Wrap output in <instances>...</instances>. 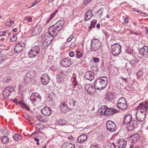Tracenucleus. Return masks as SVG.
Here are the masks:
<instances>
[{"label": "nucleus", "mask_w": 148, "mask_h": 148, "mask_svg": "<svg viewBox=\"0 0 148 148\" xmlns=\"http://www.w3.org/2000/svg\"><path fill=\"white\" fill-rule=\"evenodd\" d=\"M108 83V78L105 76L100 77L96 79L94 83L96 90H103L106 87Z\"/></svg>", "instance_id": "nucleus-2"}, {"label": "nucleus", "mask_w": 148, "mask_h": 148, "mask_svg": "<svg viewBox=\"0 0 148 148\" xmlns=\"http://www.w3.org/2000/svg\"><path fill=\"white\" fill-rule=\"evenodd\" d=\"M41 82L44 85L47 84L49 82L50 79L47 75L46 74L42 75L41 77Z\"/></svg>", "instance_id": "nucleus-22"}, {"label": "nucleus", "mask_w": 148, "mask_h": 148, "mask_svg": "<svg viewBox=\"0 0 148 148\" xmlns=\"http://www.w3.org/2000/svg\"><path fill=\"white\" fill-rule=\"evenodd\" d=\"M92 60L95 62L97 63L99 62L100 61L99 59L98 58L94 57L93 58Z\"/></svg>", "instance_id": "nucleus-51"}, {"label": "nucleus", "mask_w": 148, "mask_h": 148, "mask_svg": "<svg viewBox=\"0 0 148 148\" xmlns=\"http://www.w3.org/2000/svg\"><path fill=\"white\" fill-rule=\"evenodd\" d=\"M97 23V21L95 20H93L91 22V26H89L88 30L90 31L91 30L92 28L94 27Z\"/></svg>", "instance_id": "nucleus-33"}, {"label": "nucleus", "mask_w": 148, "mask_h": 148, "mask_svg": "<svg viewBox=\"0 0 148 148\" xmlns=\"http://www.w3.org/2000/svg\"><path fill=\"white\" fill-rule=\"evenodd\" d=\"M36 74V72L33 70H31L29 71L26 74V75L28 77H30L33 80V78L35 77Z\"/></svg>", "instance_id": "nucleus-27"}, {"label": "nucleus", "mask_w": 148, "mask_h": 148, "mask_svg": "<svg viewBox=\"0 0 148 148\" xmlns=\"http://www.w3.org/2000/svg\"><path fill=\"white\" fill-rule=\"evenodd\" d=\"M77 57L78 58H80L83 55L80 51H77Z\"/></svg>", "instance_id": "nucleus-45"}, {"label": "nucleus", "mask_w": 148, "mask_h": 148, "mask_svg": "<svg viewBox=\"0 0 148 148\" xmlns=\"http://www.w3.org/2000/svg\"><path fill=\"white\" fill-rule=\"evenodd\" d=\"M139 135L137 134H135L131 135L129 138V139L130 142L135 143L139 140Z\"/></svg>", "instance_id": "nucleus-16"}, {"label": "nucleus", "mask_w": 148, "mask_h": 148, "mask_svg": "<svg viewBox=\"0 0 148 148\" xmlns=\"http://www.w3.org/2000/svg\"><path fill=\"white\" fill-rule=\"evenodd\" d=\"M117 145L119 148H124L127 145V142L123 139L119 138L117 140Z\"/></svg>", "instance_id": "nucleus-15"}, {"label": "nucleus", "mask_w": 148, "mask_h": 148, "mask_svg": "<svg viewBox=\"0 0 148 148\" xmlns=\"http://www.w3.org/2000/svg\"><path fill=\"white\" fill-rule=\"evenodd\" d=\"M107 107V106L104 105L101 107L98 110V112L99 113L100 115H102L104 114L105 112L106 109Z\"/></svg>", "instance_id": "nucleus-31"}, {"label": "nucleus", "mask_w": 148, "mask_h": 148, "mask_svg": "<svg viewBox=\"0 0 148 148\" xmlns=\"http://www.w3.org/2000/svg\"><path fill=\"white\" fill-rule=\"evenodd\" d=\"M107 130L111 132H114L116 129V126L115 123L111 121H108L106 124Z\"/></svg>", "instance_id": "nucleus-9"}, {"label": "nucleus", "mask_w": 148, "mask_h": 148, "mask_svg": "<svg viewBox=\"0 0 148 148\" xmlns=\"http://www.w3.org/2000/svg\"><path fill=\"white\" fill-rule=\"evenodd\" d=\"M97 12L99 14L101 15L102 14V9H100L97 11Z\"/></svg>", "instance_id": "nucleus-58"}, {"label": "nucleus", "mask_w": 148, "mask_h": 148, "mask_svg": "<svg viewBox=\"0 0 148 148\" xmlns=\"http://www.w3.org/2000/svg\"><path fill=\"white\" fill-rule=\"evenodd\" d=\"M90 148H99L97 145H92Z\"/></svg>", "instance_id": "nucleus-60"}, {"label": "nucleus", "mask_w": 148, "mask_h": 148, "mask_svg": "<svg viewBox=\"0 0 148 148\" xmlns=\"http://www.w3.org/2000/svg\"><path fill=\"white\" fill-rule=\"evenodd\" d=\"M147 104V101L142 102L136 108V109L138 110L136 113V118L138 121H143L145 118L148 107Z\"/></svg>", "instance_id": "nucleus-1"}, {"label": "nucleus", "mask_w": 148, "mask_h": 148, "mask_svg": "<svg viewBox=\"0 0 148 148\" xmlns=\"http://www.w3.org/2000/svg\"><path fill=\"white\" fill-rule=\"evenodd\" d=\"M56 79L57 82L60 83L64 80V78L62 73H59L57 75Z\"/></svg>", "instance_id": "nucleus-30"}, {"label": "nucleus", "mask_w": 148, "mask_h": 148, "mask_svg": "<svg viewBox=\"0 0 148 148\" xmlns=\"http://www.w3.org/2000/svg\"><path fill=\"white\" fill-rule=\"evenodd\" d=\"M58 123L60 125H63L66 124L67 122L64 119H60L58 121Z\"/></svg>", "instance_id": "nucleus-36"}, {"label": "nucleus", "mask_w": 148, "mask_h": 148, "mask_svg": "<svg viewBox=\"0 0 148 148\" xmlns=\"http://www.w3.org/2000/svg\"><path fill=\"white\" fill-rule=\"evenodd\" d=\"M42 28L40 25H37L32 30V35L33 36L38 35L41 31Z\"/></svg>", "instance_id": "nucleus-19"}, {"label": "nucleus", "mask_w": 148, "mask_h": 148, "mask_svg": "<svg viewBox=\"0 0 148 148\" xmlns=\"http://www.w3.org/2000/svg\"><path fill=\"white\" fill-rule=\"evenodd\" d=\"M117 106L118 108L122 110H125L127 108V103L124 97H121L117 101Z\"/></svg>", "instance_id": "nucleus-5"}, {"label": "nucleus", "mask_w": 148, "mask_h": 148, "mask_svg": "<svg viewBox=\"0 0 148 148\" xmlns=\"http://www.w3.org/2000/svg\"><path fill=\"white\" fill-rule=\"evenodd\" d=\"M1 140L3 143L5 144L7 143L9 141V138L6 136L2 137Z\"/></svg>", "instance_id": "nucleus-32"}, {"label": "nucleus", "mask_w": 148, "mask_h": 148, "mask_svg": "<svg viewBox=\"0 0 148 148\" xmlns=\"http://www.w3.org/2000/svg\"><path fill=\"white\" fill-rule=\"evenodd\" d=\"M23 117L25 119H27L29 121H30V118L28 116L24 115L23 116Z\"/></svg>", "instance_id": "nucleus-55"}, {"label": "nucleus", "mask_w": 148, "mask_h": 148, "mask_svg": "<svg viewBox=\"0 0 148 148\" xmlns=\"http://www.w3.org/2000/svg\"><path fill=\"white\" fill-rule=\"evenodd\" d=\"M92 0H84V3L85 5H87L88 3L91 2Z\"/></svg>", "instance_id": "nucleus-48"}, {"label": "nucleus", "mask_w": 148, "mask_h": 148, "mask_svg": "<svg viewBox=\"0 0 148 148\" xmlns=\"http://www.w3.org/2000/svg\"><path fill=\"white\" fill-rule=\"evenodd\" d=\"M49 35L50 36L49 37H48V36H47L49 39L48 40H49L51 41H52L53 39L54 36H55L52 34V33H49Z\"/></svg>", "instance_id": "nucleus-44"}, {"label": "nucleus", "mask_w": 148, "mask_h": 148, "mask_svg": "<svg viewBox=\"0 0 148 148\" xmlns=\"http://www.w3.org/2000/svg\"><path fill=\"white\" fill-rule=\"evenodd\" d=\"M133 10H134L135 11H136L139 13H140V12H142L141 11H139V10H137L136 9H134V8H133Z\"/></svg>", "instance_id": "nucleus-62"}, {"label": "nucleus", "mask_w": 148, "mask_h": 148, "mask_svg": "<svg viewBox=\"0 0 148 148\" xmlns=\"http://www.w3.org/2000/svg\"><path fill=\"white\" fill-rule=\"evenodd\" d=\"M128 18H126L124 19V20L125 21V24H126L128 23Z\"/></svg>", "instance_id": "nucleus-61"}, {"label": "nucleus", "mask_w": 148, "mask_h": 148, "mask_svg": "<svg viewBox=\"0 0 148 148\" xmlns=\"http://www.w3.org/2000/svg\"><path fill=\"white\" fill-rule=\"evenodd\" d=\"M40 1V0H37L35 1L32 3V6H35L37 3H39Z\"/></svg>", "instance_id": "nucleus-54"}, {"label": "nucleus", "mask_w": 148, "mask_h": 148, "mask_svg": "<svg viewBox=\"0 0 148 148\" xmlns=\"http://www.w3.org/2000/svg\"><path fill=\"white\" fill-rule=\"evenodd\" d=\"M32 80V79L31 78H30V77H28L26 75V76L24 79V82L27 85V84L30 83Z\"/></svg>", "instance_id": "nucleus-34"}, {"label": "nucleus", "mask_w": 148, "mask_h": 148, "mask_svg": "<svg viewBox=\"0 0 148 148\" xmlns=\"http://www.w3.org/2000/svg\"><path fill=\"white\" fill-rule=\"evenodd\" d=\"M101 43L98 39H94L91 41L90 51H96L99 49L101 46Z\"/></svg>", "instance_id": "nucleus-3"}, {"label": "nucleus", "mask_w": 148, "mask_h": 148, "mask_svg": "<svg viewBox=\"0 0 148 148\" xmlns=\"http://www.w3.org/2000/svg\"><path fill=\"white\" fill-rule=\"evenodd\" d=\"M132 116L130 114H127L124 117L123 124L124 125L128 124L132 121Z\"/></svg>", "instance_id": "nucleus-20"}, {"label": "nucleus", "mask_w": 148, "mask_h": 148, "mask_svg": "<svg viewBox=\"0 0 148 148\" xmlns=\"http://www.w3.org/2000/svg\"><path fill=\"white\" fill-rule=\"evenodd\" d=\"M60 62L61 65L64 67H69L71 64V60L68 58L62 59Z\"/></svg>", "instance_id": "nucleus-14"}, {"label": "nucleus", "mask_w": 148, "mask_h": 148, "mask_svg": "<svg viewBox=\"0 0 148 148\" xmlns=\"http://www.w3.org/2000/svg\"><path fill=\"white\" fill-rule=\"evenodd\" d=\"M14 90V88L13 87L11 86H8L5 88L4 90V93H5V95L6 94L7 95L8 93H7V91H9L11 93Z\"/></svg>", "instance_id": "nucleus-29"}, {"label": "nucleus", "mask_w": 148, "mask_h": 148, "mask_svg": "<svg viewBox=\"0 0 148 148\" xmlns=\"http://www.w3.org/2000/svg\"><path fill=\"white\" fill-rule=\"evenodd\" d=\"M26 85V84L24 82H23L19 86V90H23L24 89V87Z\"/></svg>", "instance_id": "nucleus-41"}, {"label": "nucleus", "mask_w": 148, "mask_h": 148, "mask_svg": "<svg viewBox=\"0 0 148 148\" xmlns=\"http://www.w3.org/2000/svg\"><path fill=\"white\" fill-rule=\"evenodd\" d=\"M58 10H56L55 12L53 13L51 15L50 17V18H49V19L47 21L46 23H49L50 22V20L53 18V17L54 16L55 14L57 12H58Z\"/></svg>", "instance_id": "nucleus-38"}, {"label": "nucleus", "mask_w": 148, "mask_h": 148, "mask_svg": "<svg viewBox=\"0 0 148 148\" xmlns=\"http://www.w3.org/2000/svg\"><path fill=\"white\" fill-rule=\"evenodd\" d=\"M62 148H75V145L69 142L65 143L62 145Z\"/></svg>", "instance_id": "nucleus-28"}, {"label": "nucleus", "mask_w": 148, "mask_h": 148, "mask_svg": "<svg viewBox=\"0 0 148 148\" xmlns=\"http://www.w3.org/2000/svg\"><path fill=\"white\" fill-rule=\"evenodd\" d=\"M5 32H0V36H3L5 34Z\"/></svg>", "instance_id": "nucleus-64"}, {"label": "nucleus", "mask_w": 148, "mask_h": 148, "mask_svg": "<svg viewBox=\"0 0 148 148\" xmlns=\"http://www.w3.org/2000/svg\"><path fill=\"white\" fill-rule=\"evenodd\" d=\"M92 11L91 9H88L86 12L84 18V20L85 21H87L90 20L92 17Z\"/></svg>", "instance_id": "nucleus-24"}, {"label": "nucleus", "mask_w": 148, "mask_h": 148, "mask_svg": "<svg viewBox=\"0 0 148 148\" xmlns=\"http://www.w3.org/2000/svg\"><path fill=\"white\" fill-rule=\"evenodd\" d=\"M37 119L40 121H43V118L41 116L38 115L37 116Z\"/></svg>", "instance_id": "nucleus-56"}, {"label": "nucleus", "mask_w": 148, "mask_h": 148, "mask_svg": "<svg viewBox=\"0 0 148 148\" xmlns=\"http://www.w3.org/2000/svg\"><path fill=\"white\" fill-rule=\"evenodd\" d=\"M1 133L3 134H5L6 133H9V132L5 129H4L1 131Z\"/></svg>", "instance_id": "nucleus-52"}, {"label": "nucleus", "mask_w": 148, "mask_h": 148, "mask_svg": "<svg viewBox=\"0 0 148 148\" xmlns=\"http://www.w3.org/2000/svg\"><path fill=\"white\" fill-rule=\"evenodd\" d=\"M138 62V60L136 57L133 56V58L132 59V60L130 61V63L132 65L136 64Z\"/></svg>", "instance_id": "nucleus-35"}, {"label": "nucleus", "mask_w": 148, "mask_h": 148, "mask_svg": "<svg viewBox=\"0 0 148 148\" xmlns=\"http://www.w3.org/2000/svg\"><path fill=\"white\" fill-rule=\"evenodd\" d=\"M133 53V51H131L128 49H127L125 52V54H132Z\"/></svg>", "instance_id": "nucleus-49"}, {"label": "nucleus", "mask_w": 148, "mask_h": 148, "mask_svg": "<svg viewBox=\"0 0 148 148\" xmlns=\"http://www.w3.org/2000/svg\"><path fill=\"white\" fill-rule=\"evenodd\" d=\"M87 138V136L85 134L81 135L78 138L77 141L79 143H82L86 140Z\"/></svg>", "instance_id": "nucleus-26"}, {"label": "nucleus", "mask_w": 148, "mask_h": 148, "mask_svg": "<svg viewBox=\"0 0 148 148\" xmlns=\"http://www.w3.org/2000/svg\"><path fill=\"white\" fill-rule=\"evenodd\" d=\"M17 37L15 35H13L10 38L12 41H14L16 40Z\"/></svg>", "instance_id": "nucleus-47"}, {"label": "nucleus", "mask_w": 148, "mask_h": 148, "mask_svg": "<svg viewBox=\"0 0 148 148\" xmlns=\"http://www.w3.org/2000/svg\"><path fill=\"white\" fill-rule=\"evenodd\" d=\"M143 74V73L142 71H139L137 73V75L138 78L140 79L141 77L142 76Z\"/></svg>", "instance_id": "nucleus-43"}, {"label": "nucleus", "mask_w": 148, "mask_h": 148, "mask_svg": "<svg viewBox=\"0 0 148 148\" xmlns=\"http://www.w3.org/2000/svg\"><path fill=\"white\" fill-rule=\"evenodd\" d=\"M40 52L39 47L34 46L32 47L28 53L30 58H33L38 55Z\"/></svg>", "instance_id": "nucleus-6"}, {"label": "nucleus", "mask_w": 148, "mask_h": 148, "mask_svg": "<svg viewBox=\"0 0 148 148\" xmlns=\"http://www.w3.org/2000/svg\"><path fill=\"white\" fill-rule=\"evenodd\" d=\"M94 73L92 71H88L86 73L84 77L86 79L89 80H92L94 78Z\"/></svg>", "instance_id": "nucleus-23"}, {"label": "nucleus", "mask_w": 148, "mask_h": 148, "mask_svg": "<svg viewBox=\"0 0 148 148\" xmlns=\"http://www.w3.org/2000/svg\"><path fill=\"white\" fill-rule=\"evenodd\" d=\"M61 26H58L57 24H55L49 27V33H52V34L56 36L61 29Z\"/></svg>", "instance_id": "nucleus-7"}, {"label": "nucleus", "mask_w": 148, "mask_h": 148, "mask_svg": "<svg viewBox=\"0 0 148 148\" xmlns=\"http://www.w3.org/2000/svg\"><path fill=\"white\" fill-rule=\"evenodd\" d=\"M41 100L40 95L38 93H33L30 97V100L34 105L36 102H40Z\"/></svg>", "instance_id": "nucleus-8"}, {"label": "nucleus", "mask_w": 148, "mask_h": 148, "mask_svg": "<svg viewBox=\"0 0 148 148\" xmlns=\"http://www.w3.org/2000/svg\"><path fill=\"white\" fill-rule=\"evenodd\" d=\"M6 59V56L4 55H0V63L3 62Z\"/></svg>", "instance_id": "nucleus-42"}, {"label": "nucleus", "mask_w": 148, "mask_h": 148, "mask_svg": "<svg viewBox=\"0 0 148 148\" xmlns=\"http://www.w3.org/2000/svg\"><path fill=\"white\" fill-rule=\"evenodd\" d=\"M7 94L8 93V94H6L5 95V93H4V90H3V97H4L7 98L9 96L10 94L11 93L10 92H9V91H7Z\"/></svg>", "instance_id": "nucleus-46"}, {"label": "nucleus", "mask_w": 148, "mask_h": 148, "mask_svg": "<svg viewBox=\"0 0 148 148\" xmlns=\"http://www.w3.org/2000/svg\"><path fill=\"white\" fill-rule=\"evenodd\" d=\"M72 37L71 36L67 39V42H70L71 40L72 39Z\"/></svg>", "instance_id": "nucleus-57"}, {"label": "nucleus", "mask_w": 148, "mask_h": 148, "mask_svg": "<svg viewBox=\"0 0 148 148\" xmlns=\"http://www.w3.org/2000/svg\"><path fill=\"white\" fill-rule=\"evenodd\" d=\"M74 53L73 51H71L69 53V56L71 57H73L74 56Z\"/></svg>", "instance_id": "nucleus-53"}, {"label": "nucleus", "mask_w": 148, "mask_h": 148, "mask_svg": "<svg viewBox=\"0 0 148 148\" xmlns=\"http://www.w3.org/2000/svg\"><path fill=\"white\" fill-rule=\"evenodd\" d=\"M118 111L116 109L112 108H108L106 109L104 115L106 116H111L117 113Z\"/></svg>", "instance_id": "nucleus-12"}, {"label": "nucleus", "mask_w": 148, "mask_h": 148, "mask_svg": "<svg viewBox=\"0 0 148 148\" xmlns=\"http://www.w3.org/2000/svg\"><path fill=\"white\" fill-rule=\"evenodd\" d=\"M139 54L142 57H146L148 53V47L144 46L139 49Z\"/></svg>", "instance_id": "nucleus-13"}, {"label": "nucleus", "mask_w": 148, "mask_h": 148, "mask_svg": "<svg viewBox=\"0 0 148 148\" xmlns=\"http://www.w3.org/2000/svg\"><path fill=\"white\" fill-rule=\"evenodd\" d=\"M64 23V21L63 20H60L57 23H55L56 24H57L58 26H61V28H62L63 26Z\"/></svg>", "instance_id": "nucleus-40"}, {"label": "nucleus", "mask_w": 148, "mask_h": 148, "mask_svg": "<svg viewBox=\"0 0 148 148\" xmlns=\"http://www.w3.org/2000/svg\"><path fill=\"white\" fill-rule=\"evenodd\" d=\"M121 47L119 44L115 43L112 45L110 51L112 54L114 56L118 55L121 51Z\"/></svg>", "instance_id": "nucleus-4"}, {"label": "nucleus", "mask_w": 148, "mask_h": 148, "mask_svg": "<svg viewBox=\"0 0 148 148\" xmlns=\"http://www.w3.org/2000/svg\"><path fill=\"white\" fill-rule=\"evenodd\" d=\"M27 21L29 22H31L32 21V18L30 17H28L27 18Z\"/></svg>", "instance_id": "nucleus-63"}, {"label": "nucleus", "mask_w": 148, "mask_h": 148, "mask_svg": "<svg viewBox=\"0 0 148 148\" xmlns=\"http://www.w3.org/2000/svg\"><path fill=\"white\" fill-rule=\"evenodd\" d=\"M114 97V93L112 92H108L106 95V98L108 101H112Z\"/></svg>", "instance_id": "nucleus-25"}, {"label": "nucleus", "mask_w": 148, "mask_h": 148, "mask_svg": "<svg viewBox=\"0 0 148 148\" xmlns=\"http://www.w3.org/2000/svg\"><path fill=\"white\" fill-rule=\"evenodd\" d=\"M22 104L23 105L24 108H25L27 110H29V107L28 106L26 105L24 103H22Z\"/></svg>", "instance_id": "nucleus-50"}, {"label": "nucleus", "mask_w": 148, "mask_h": 148, "mask_svg": "<svg viewBox=\"0 0 148 148\" xmlns=\"http://www.w3.org/2000/svg\"><path fill=\"white\" fill-rule=\"evenodd\" d=\"M85 89L87 90L88 92L90 94H93L96 92L95 86H93L92 85L90 84H86L85 86Z\"/></svg>", "instance_id": "nucleus-11"}, {"label": "nucleus", "mask_w": 148, "mask_h": 148, "mask_svg": "<svg viewBox=\"0 0 148 148\" xmlns=\"http://www.w3.org/2000/svg\"><path fill=\"white\" fill-rule=\"evenodd\" d=\"M14 139L15 140H18L21 139V137L19 134H16L13 136Z\"/></svg>", "instance_id": "nucleus-39"}, {"label": "nucleus", "mask_w": 148, "mask_h": 148, "mask_svg": "<svg viewBox=\"0 0 148 148\" xmlns=\"http://www.w3.org/2000/svg\"><path fill=\"white\" fill-rule=\"evenodd\" d=\"M41 113L45 116H49L51 112V109L47 106H45L41 110Z\"/></svg>", "instance_id": "nucleus-17"}, {"label": "nucleus", "mask_w": 148, "mask_h": 148, "mask_svg": "<svg viewBox=\"0 0 148 148\" xmlns=\"http://www.w3.org/2000/svg\"><path fill=\"white\" fill-rule=\"evenodd\" d=\"M60 109L61 111L64 113H66L71 110L70 108L68 107L67 104L64 102H62L60 105Z\"/></svg>", "instance_id": "nucleus-21"}, {"label": "nucleus", "mask_w": 148, "mask_h": 148, "mask_svg": "<svg viewBox=\"0 0 148 148\" xmlns=\"http://www.w3.org/2000/svg\"><path fill=\"white\" fill-rule=\"evenodd\" d=\"M72 102H73V106H74L76 103V101L75 100H73L72 101H71V103Z\"/></svg>", "instance_id": "nucleus-59"}, {"label": "nucleus", "mask_w": 148, "mask_h": 148, "mask_svg": "<svg viewBox=\"0 0 148 148\" xmlns=\"http://www.w3.org/2000/svg\"><path fill=\"white\" fill-rule=\"evenodd\" d=\"M78 84V83L76 80V78L75 77H74L71 85L73 86L74 88H75Z\"/></svg>", "instance_id": "nucleus-37"}, {"label": "nucleus", "mask_w": 148, "mask_h": 148, "mask_svg": "<svg viewBox=\"0 0 148 148\" xmlns=\"http://www.w3.org/2000/svg\"><path fill=\"white\" fill-rule=\"evenodd\" d=\"M129 124L127 127V130L129 131H131L138 127L137 122L134 121H132Z\"/></svg>", "instance_id": "nucleus-18"}, {"label": "nucleus", "mask_w": 148, "mask_h": 148, "mask_svg": "<svg viewBox=\"0 0 148 148\" xmlns=\"http://www.w3.org/2000/svg\"><path fill=\"white\" fill-rule=\"evenodd\" d=\"M25 45V43L23 42H20L16 45L14 48L15 51L17 53L21 52L23 51Z\"/></svg>", "instance_id": "nucleus-10"}]
</instances>
